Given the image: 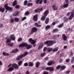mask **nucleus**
<instances>
[{"mask_svg": "<svg viewBox=\"0 0 74 74\" xmlns=\"http://www.w3.org/2000/svg\"><path fill=\"white\" fill-rule=\"evenodd\" d=\"M65 2L66 4H64L63 5V8H67L69 6V0H65Z\"/></svg>", "mask_w": 74, "mask_h": 74, "instance_id": "6e6552de", "label": "nucleus"}, {"mask_svg": "<svg viewBox=\"0 0 74 74\" xmlns=\"http://www.w3.org/2000/svg\"><path fill=\"white\" fill-rule=\"evenodd\" d=\"M45 55H46V53H43L40 54V56L41 57H44Z\"/></svg>", "mask_w": 74, "mask_h": 74, "instance_id": "c03bdc74", "label": "nucleus"}, {"mask_svg": "<svg viewBox=\"0 0 74 74\" xmlns=\"http://www.w3.org/2000/svg\"><path fill=\"white\" fill-rule=\"evenodd\" d=\"M42 47L41 46H39L38 47V49H41V48H42Z\"/></svg>", "mask_w": 74, "mask_h": 74, "instance_id": "69168bd1", "label": "nucleus"}, {"mask_svg": "<svg viewBox=\"0 0 74 74\" xmlns=\"http://www.w3.org/2000/svg\"><path fill=\"white\" fill-rule=\"evenodd\" d=\"M38 29L36 27H32L31 30V31L30 33V34L32 35L34 33H35L37 32Z\"/></svg>", "mask_w": 74, "mask_h": 74, "instance_id": "7ed1b4c3", "label": "nucleus"}, {"mask_svg": "<svg viewBox=\"0 0 74 74\" xmlns=\"http://www.w3.org/2000/svg\"><path fill=\"white\" fill-rule=\"evenodd\" d=\"M22 58H23L22 56L21 55L16 58V60H20Z\"/></svg>", "mask_w": 74, "mask_h": 74, "instance_id": "6ab92c4d", "label": "nucleus"}, {"mask_svg": "<svg viewBox=\"0 0 74 74\" xmlns=\"http://www.w3.org/2000/svg\"><path fill=\"white\" fill-rule=\"evenodd\" d=\"M56 43V42L55 40H47L44 42V44L45 45H47L48 47H50L52 44Z\"/></svg>", "mask_w": 74, "mask_h": 74, "instance_id": "f03ea898", "label": "nucleus"}, {"mask_svg": "<svg viewBox=\"0 0 74 74\" xmlns=\"http://www.w3.org/2000/svg\"><path fill=\"white\" fill-rule=\"evenodd\" d=\"M64 22H68V21H69L68 18H67L66 17H64Z\"/></svg>", "mask_w": 74, "mask_h": 74, "instance_id": "a878e982", "label": "nucleus"}, {"mask_svg": "<svg viewBox=\"0 0 74 74\" xmlns=\"http://www.w3.org/2000/svg\"><path fill=\"white\" fill-rule=\"evenodd\" d=\"M60 68L61 69V66L60 65H59L57 66L56 67V70H59Z\"/></svg>", "mask_w": 74, "mask_h": 74, "instance_id": "a19ab883", "label": "nucleus"}, {"mask_svg": "<svg viewBox=\"0 0 74 74\" xmlns=\"http://www.w3.org/2000/svg\"><path fill=\"white\" fill-rule=\"evenodd\" d=\"M52 50H53V49H52V48L49 47V48H47V51H48V52H49L52 51Z\"/></svg>", "mask_w": 74, "mask_h": 74, "instance_id": "f704fd0d", "label": "nucleus"}, {"mask_svg": "<svg viewBox=\"0 0 74 74\" xmlns=\"http://www.w3.org/2000/svg\"><path fill=\"white\" fill-rule=\"evenodd\" d=\"M12 66L13 67V68L14 69H16L19 68V67L18 66V65L15 64H12Z\"/></svg>", "mask_w": 74, "mask_h": 74, "instance_id": "9d476101", "label": "nucleus"}, {"mask_svg": "<svg viewBox=\"0 0 74 74\" xmlns=\"http://www.w3.org/2000/svg\"><path fill=\"white\" fill-rule=\"evenodd\" d=\"M39 1L40 2L39 4H42V0H40Z\"/></svg>", "mask_w": 74, "mask_h": 74, "instance_id": "bf43d9fd", "label": "nucleus"}, {"mask_svg": "<svg viewBox=\"0 0 74 74\" xmlns=\"http://www.w3.org/2000/svg\"><path fill=\"white\" fill-rule=\"evenodd\" d=\"M22 61L18 62V66H21L22 64Z\"/></svg>", "mask_w": 74, "mask_h": 74, "instance_id": "c9c22d12", "label": "nucleus"}, {"mask_svg": "<svg viewBox=\"0 0 74 74\" xmlns=\"http://www.w3.org/2000/svg\"><path fill=\"white\" fill-rule=\"evenodd\" d=\"M26 19V17H24L23 18L22 21H24V20H25V19Z\"/></svg>", "mask_w": 74, "mask_h": 74, "instance_id": "6e6d98bb", "label": "nucleus"}, {"mask_svg": "<svg viewBox=\"0 0 74 74\" xmlns=\"http://www.w3.org/2000/svg\"><path fill=\"white\" fill-rule=\"evenodd\" d=\"M48 14H49V11L47 10L44 13V16H47Z\"/></svg>", "mask_w": 74, "mask_h": 74, "instance_id": "dca6fc26", "label": "nucleus"}, {"mask_svg": "<svg viewBox=\"0 0 74 74\" xmlns=\"http://www.w3.org/2000/svg\"><path fill=\"white\" fill-rule=\"evenodd\" d=\"M38 9L39 10V12H40V11H42V10H43V9H42V8H38Z\"/></svg>", "mask_w": 74, "mask_h": 74, "instance_id": "49530a36", "label": "nucleus"}, {"mask_svg": "<svg viewBox=\"0 0 74 74\" xmlns=\"http://www.w3.org/2000/svg\"><path fill=\"white\" fill-rule=\"evenodd\" d=\"M35 25L36 26V27H40L41 26V25H38L37 23H35Z\"/></svg>", "mask_w": 74, "mask_h": 74, "instance_id": "7c9ffc66", "label": "nucleus"}, {"mask_svg": "<svg viewBox=\"0 0 74 74\" xmlns=\"http://www.w3.org/2000/svg\"><path fill=\"white\" fill-rule=\"evenodd\" d=\"M59 32V30L58 29H54L53 31V33H54L55 32Z\"/></svg>", "mask_w": 74, "mask_h": 74, "instance_id": "473e14b6", "label": "nucleus"}, {"mask_svg": "<svg viewBox=\"0 0 74 74\" xmlns=\"http://www.w3.org/2000/svg\"><path fill=\"white\" fill-rule=\"evenodd\" d=\"M40 1V0H36V4H39Z\"/></svg>", "mask_w": 74, "mask_h": 74, "instance_id": "de8ad7c7", "label": "nucleus"}, {"mask_svg": "<svg viewBox=\"0 0 74 74\" xmlns=\"http://www.w3.org/2000/svg\"><path fill=\"white\" fill-rule=\"evenodd\" d=\"M4 7L5 8L6 10L7 11H11L12 10V8H11L8 6L7 3L5 4L4 6Z\"/></svg>", "mask_w": 74, "mask_h": 74, "instance_id": "20e7f679", "label": "nucleus"}, {"mask_svg": "<svg viewBox=\"0 0 74 74\" xmlns=\"http://www.w3.org/2000/svg\"><path fill=\"white\" fill-rule=\"evenodd\" d=\"M16 5H17V1L15 0L13 3L12 5L13 7H15Z\"/></svg>", "mask_w": 74, "mask_h": 74, "instance_id": "aec40b11", "label": "nucleus"}, {"mask_svg": "<svg viewBox=\"0 0 74 74\" xmlns=\"http://www.w3.org/2000/svg\"><path fill=\"white\" fill-rule=\"evenodd\" d=\"M33 4V3H28L27 4L28 7H30V6H32Z\"/></svg>", "mask_w": 74, "mask_h": 74, "instance_id": "e433bc0d", "label": "nucleus"}, {"mask_svg": "<svg viewBox=\"0 0 74 74\" xmlns=\"http://www.w3.org/2000/svg\"><path fill=\"white\" fill-rule=\"evenodd\" d=\"M26 43H23L21 44H20L19 45V47H25L26 45Z\"/></svg>", "mask_w": 74, "mask_h": 74, "instance_id": "ddd939ff", "label": "nucleus"}, {"mask_svg": "<svg viewBox=\"0 0 74 74\" xmlns=\"http://www.w3.org/2000/svg\"><path fill=\"white\" fill-rule=\"evenodd\" d=\"M40 62L38 61L37 62H36V67L37 68H38V67L39 66H40Z\"/></svg>", "mask_w": 74, "mask_h": 74, "instance_id": "5701e85b", "label": "nucleus"}, {"mask_svg": "<svg viewBox=\"0 0 74 74\" xmlns=\"http://www.w3.org/2000/svg\"><path fill=\"white\" fill-rule=\"evenodd\" d=\"M19 14V12L18 11H16L14 14H13L14 16H16Z\"/></svg>", "mask_w": 74, "mask_h": 74, "instance_id": "2f4dec72", "label": "nucleus"}, {"mask_svg": "<svg viewBox=\"0 0 74 74\" xmlns=\"http://www.w3.org/2000/svg\"><path fill=\"white\" fill-rule=\"evenodd\" d=\"M22 40V38H19L18 39V41H21Z\"/></svg>", "mask_w": 74, "mask_h": 74, "instance_id": "0e129e2a", "label": "nucleus"}, {"mask_svg": "<svg viewBox=\"0 0 74 74\" xmlns=\"http://www.w3.org/2000/svg\"><path fill=\"white\" fill-rule=\"evenodd\" d=\"M49 18L48 17H47L46 19L45 22V23H46V24H48V23H49Z\"/></svg>", "mask_w": 74, "mask_h": 74, "instance_id": "4be33fe9", "label": "nucleus"}, {"mask_svg": "<svg viewBox=\"0 0 74 74\" xmlns=\"http://www.w3.org/2000/svg\"><path fill=\"white\" fill-rule=\"evenodd\" d=\"M24 65L25 67H27V66H28V64H27V63H25L24 64Z\"/></svg>", "mask_w": 74, "mask_h": 74, "instance_id": "3c124183", "label": "nucleus"}, {"mask_svg": "<svg viewBox=\"0 0 74 74\" xmlns=\"http://www.w3.org/2000/svg\"><path fill=\"white\" fill-rule=\"evenodd\" d=\"M66 31H69V32H73V29L72 28L70 29V28H69L66 29Z\"/></svg>", "mask_w": 74, "mask_h": 74, "instance_id": "4c0bfd02", "label": "nucleus"}, {"mask_svg": "<svg viewBox=\"0 0 74 74\" xmlns=\"http://www.w3.org/2000/svg\"><path fill=\"white\" fill-rule=\"evenodd\" d=\"M27 1L25 0L24 2V5L25 6H26L27 5Z\"/></svg>", "mask_w": 74, "mask_h": 74, "instance_id": "37998d69", "label": "nucleus"}, {"mask_svg": "<svg viewBox=\"0 0 74 74\" xmlns=\"http://www.w3.org/2000/svg\"><path fill=\"white\" fill-rule=\"evenodd\" d=\"M47 49L48 50V48H47V47H44L43 49V51H47Z\"/></svg>", "mask_w": 74, "mask_h": 74, "instance_id": "8fccbe9b", "label": "nucleus"}, {"mask_svg": "<svg viewBox=\"0 0 74 74\" xmlns=\"http://www.w3.org/2000/svg\"><path fill=\"white\" fill-rule=\"evenodd\" d=\"M26 45H25V47H27V49H30V48L32 47V45H29L26 43Z\"/></svg>", "mask_w": 74, "mask_h": 74, "instance_id": "9b49d317", "label": "nucleus"}, {"mask_svg": "<svg viewBox=\"0 0 74 74\" xmlns=\"http://www.w3.org/2000/svg\"><path fill=\"white\" fill-rule=\"evenodd\" d=\"M14 20L15 22H18L19 21V19L18 18H15Z\"/></svg>", "mask_w": 74, "mask_h": 74, "instance_id": "ea45409f", "label": "nucleus"}, {"mask_svg": "<svg viewBox=\"0 0 74 74\" xmlns=\"http://www.w3.org/2000/svg\"><path fill=\"white\" fill-rule=\"evenodd\" d=\"M34 12H39V9H38V8L36 9L35 10Z\"/></svg>", "mask_w": 74, "mask_h": 74, "instance_id": "09e8293b", "label": "nucleus"}, {"mask_svg": "<svg viewBox=\"0 0 74 74\" xmlns=\"http://www.w3.org/2000/svg\"><path fill=\"white\" fill-rule=\"evenodd\" d=\"M70 73V71H67L66 72V74H69V73Z\"/></svg>", "mask_w": 74, "mask_h": 74, "instance_id": "680f3d73", "label": "nucleus"}, {"mask_svg": "<svg viewBox=\"0 0 74 74\" xmlns=\"http://www.w3.org/2000/svg\"><path fill=\"white\" fill-rule=\"evenodd\" d=\"M55 64V62L54 61H50L49 62H48L47 63V65L48 66H52V64Z\"/></svg>", "mask_w": 74, "mask_h": 74, "instance_id": "f8f14e48", "label": "nucleus"}, {"mask_svg": "<svg viewBox=\"0 0 74 74\" xmlns=\"http://www.w3.org/2000/svg\"><path fill=\"white\" fill-rule=\"evenodd\" d=\"M43 74H48V72L46 71H44L43 73Z\"/></svg>", "mask_w": 74, "mask_h": 74, "instance_id": "864d4df0", "label": "nucleus"}, {"mask_svg": "<svg viewBox=\"0 0 74 74\" xmlns=\"http://www.w3.org/2000/svg\"><path fill=\"white\" fill-rule=\"evenodd\" d=\"M72 11H73L72 12V13L69 18V20H71V19H72L74 17V10H73Z\"/></svg>", "mask_w": 74, "mask_h": 74, "instance_id": "39448f33", "label": "nucleus"}, {"mask_svg": "<svg viewBox=\"0 0 74 74\" xmlns=\"http://www.w3.org/2000/svg\"><path fill=\"white\" fill-rule=\"evenodd\" d=\"M46 18V16H43L40 18V19L41 21H45V18Z\"/></svg>", "mask_w": 74, "mask_h": 74, "instance_id": "b1692460", "label": "nucleus"}, {"mask_svg": "<svg viewBox=\"0 0 74 74\" xmlns=\"http://www.w3.org/2000/svg\"><path fill=\"white\" fill-rule=\"evenodd\" d=\"M10 22L11 23H13V22H14V19L13 18L11 20Z\"/></svg>", "mask_w": 74, "mask_h": 74, "instance_id": "e2e57ef3", "label": "nucleus"}, {"mask_svg": "<svg viewBox=\"0 0 74 74\" xmlns=\"http://www.w3.org/2000/svg\"><path fill=\"white\" fill-rule=\"evenodd\" d=\"M15 8L16 9H18L20 8V6L19 5H16L15 6Z\"/></svg>", "mask_w": 74, "mask_h": 74, "instance_id": "a18cd8bd", "label": "nucleus"}, {"mask_svg": "<svg viewBox=\"0 0 74 74\" xmlns=\"http://www.w3.org/2000/svg\"><path fill=\"white\" fill-rule=\"evenodd\" d=\"M26 74H29V71H27L26 73Z\"/></svg>", "mask_w": 74, "mask_h": 74, "instance_id": "774afa93", "label": "nucleus"}, {"mask_svg": "<svg viewBox=\"0 0 74 74\" xmlns=\"http://www.w3.org/2000/svg\"><path fill=\"white\" fill-rule=\"evenodd\" d=\"M3 54L4 56H9V55H10V54H9V53L4 52H3Z\"/></svg>", "mask_w": 74, "mask_h": 74, "instance_id": "cd10ccee", "label": "nucleus"}, {"mask_svg": "<svg viewBox=\"0 0 74 74\" xmlns=\"http://www.w3.org/2000/svg\"><path fill=\"white\" fill-rule=\"evenodd\" d=\"M18 50L17 49H15L13 50L12 51L11 53H15L16 52H18Z\"/></svg>", "mask_w": 74, "mask_h": 74, "instance_id": "c85d7f7f", "label": "nucleus"}, {"mask_svg": "<svg viewBox=\"0 0 74 74\" xmlns=\"http://www.w3.org/2000/svg\"><path fill=\"white\" fill-rule=\"evenodd\" d=\"M28 55V52H25L24 54H23L21 55V56H22V57L23 58V57H25L26 55Z\"/></svg>", "mask_w": 74, "mask_h": 74, "instance_id": "a211bd4d", "label": "nucleus"}, {"mask_svg": "<svg viewBox=\"0 0 74 74\" xmlns=\"http://www.w3.org/2000/svg\"><path fill=\"white\" fill-rule=\"evenodd\" d=\"M6 38H7L6 40V43L8 46H10V47H12L14 46V43H11V40L12 41L15 40V37L14 34L11 35L10 36V39H8V38L6 37Z\"/></svg>", "mask_w": 74, "mask_h": 74, "instance_id": "f257e3e1", "label": "nucleus"}, {"mask_svg": "<svg viewBox=\"0 0 74 74\" xmlns=\"http://www.w3.org/2000/svg\"><path fill=\"white\" fill-rule=\"evenodd\" d=\"M38 15L37 14L34 15L33 17V20H34V22H36L38 19Z\"/></svg>", "mask_w": 74, "mask_h": 74, "instance_id": "1a4fd4ad", "label": "nucleus"}, {"mask_svg": "<svg viewBox=\"0 0 74 74\" xmlns=\"http://www.w3.org/2000/svg\"><path fill=\"white\" fill-rule=\"evenodd\" d=\"M52 25H56V22H53L52 23Z\"/></svg>", "mask_w": 74, "mask_h": 74, "instance_id": "338daca9", "label": "nucleus"}, {"mask_svg": "<svg viewBox=\"0 0 74 74\" xmlns=\"http://www.w3.org/2000/svg\"><path fill=\"white\" fill-rule=\"evenodd\" d=\"M33 63L32 62H30L29 63V66H31V67H33Z\"/></svg>", "mask_w": 74, "mask_h": 74, "instance_id": "72a5a7b5", "label": "nucleus"}, {"mask_svg": "<svg viewBox=\"0 0 74 74\" xmlns=\"http://www.w3.org/2000/svg\"><path fill=\"white\" fill-rule=\"evenodd\" d=\"M4 11H5V9H4V8H3L2 7L0 8V12H2V13H4Z\"/></svg>", "mask_w": 74, "mask_h": 74, "instance_id": "412c9836", "label": "nucleus"}, {"mask_svg": "<svg viewBox=\"0 0 74 74\" xmlns=\"http://www.w3.org/2000/svg\"><path fill=\"white\" fill-rule=\"evenodd\" d=\"M52 9H53V10H57L58 9V7L56 6V5H54L52 6Z\"/></svg>", "mask_w": 74, "mask_h": 74, "instance_id": "2eb2a0df", "label": "nucleus"}, {"mask_svg": "<svg viewBox=\"0 0 74 74\" xmlns=\"http://www.w3.org/2000/svg\"><path fill=\"white\" fill-rule=\"evenodd\" d=\"M53 39H56V38H57V36H53Z\"/></svg>", "mask_w": 74, "mask_h": 74, "instance_id": "5fc2aeb1", "label": "nucleus"}, {"mask_svg": "<svg viewBox=\"0 0 74 74\" xmlns=\"http://www.w3.org/2000/svg\"><path fill=\"white\" fill-rule=\"evenodd\" d=\"M74 57H73L72 58V59L71 60V63H73V62H74Z\"/></svg>", "mask_w": 74, "mask_h": 74, "instance_id": "603ef678", "label": "nucleus"}, {"mask_svg": "<svg viewBox=\"0 0 74 74\" xmlns=\"http://www.w3.org/2000/svg\"><path fill=\"white\" fill-rule=\"evenodd\" d=\"M14 70V68L13 67H10L8 69L7 71H10L11 72V71H12Z\"/></svg>", "mask_w": 74, "mask_h": 74, "instance_id": "f3484780", "label": "nucleus"}, {"mask_svg": "<svg viewBox=\"0 0 74 74\" xmlns=\"http://www.w3.org/2000/svg\"><path fill=\"white\" fill-rule=\"evenodd\" d=\"M51 28V26L49 25H47L45 27V29L46 30H48L49 29Z\"/></svg>", "mask_w": 74, "mask_h": 74, "instance_id": "393cba45", "label": "nucleus"}, {"mask_svg": "<svg viewBox=\"0 0 74 74\" xmlns=\"http://www.w3.org/2000/svg\"><path fill=\"white\" fill-rule=\"evenodd\" d=\"M71 12H68L67 14H66V15L67 16H69V15H70V14H71Z\"/></svg>", "mask_w": 74, "mask_h": 74, "instance_id": "052dcab7", "label": "nucleus"}, {"mask_svg": "<svg viewBox=\"0 0 74 74\" xmlns=\"http://www.w3.org/2000/svg\"><path fill=\"white\" fill-rule=\"evenodd\" d=\"M70 62V59L69 58H67L66 60V62Z\"/></svg>", "mask_w": 74, "mask_h": 74, "instance_id": "4d7b16f0", "label": "nucleus"}, {"mask_svg": "<svg viewBox=\"0 0 74 74\" xmlns=\"http://www.w3.org/2000/svg\"><path fill=\"white\" fill-rule=\"evenodd\" d=\"M66 68V66H61V70H64Z\"/></svg>", "mask_w": 74, "mask_h": 74, "instance_id": "c756f323", "label": "nucleus"}, {"mask_svg": "<svg viewBox=\"0 0 74 74\" xmlns=\"http://www.w3.org/2000/svg\"><path fill=\"white\" fill-rule=\"evenodd\" d=\"M45 70H46L50 71L51 72H52L54 71V69L51 67H47L46 68Z\"/></svg>", "mask_w": 74, "mask_h": 74, "instance_id": "0eeeda50", "label": "nucleus"}, {"mask_svg": "<svg viewBox=\"0 0 74 74\" xmlns=\"http://www.w3.org/2000/svg\"><path fill=\"white\" fill-rule=\"evenodd\" d=\"M62 36L63 40H64V41H66V40H67V36H66L65 34H63Z\"/></svg>", "mask_w": 74, "mask_h": 74, "instance_id": "4468645a", "label": "nucleus"}, {"mask_svg": "<svg viewBox=\"0 0 74 74\" xmlns=\"http://www.w3.org/2000/svg\"><path fill=\"white\" fill-rule=\"evenodd\" d=\"M29 41L31 44H36V41L32 39V38H30L29 39Z\"/></svg>", "mask_w": 74, "mask_h": 74, "instance_id": "423d86ee", "label": "nucleus"}, {"mask_svg": "<svg viewBox=\"0 0 74 74\" xmlns=\"http://www.w3.org/2000/svg\"><path fill=\"white\" fill-rule=\"evenodd\" d=\"M63 25H64V23H62V24H60L59 25H58V27H59V28H60V27H62L63 26Z\"/></svg>", "mask_w": 74, "mask_h": 74, "instance_id": "79ce46f5", "label": "nucleus"}, {"mask_svg": "<svg viewBox=\"0 0 74 74\" xmlns=\"http://www.w3.org/2000/svg\"><path fill=\"white\" fill-rule=\"evenodd\" d=\"M44 4H47V0H44Z\"/></svg>", "mask_w": 74, "mask_h": 74, "instance_id": "13d9d810", "label": "nucleus"}, {"mask_svg": "<svg viewBox=\"0 0 74 74\" xmlns=\"http://www.w3.org/2000/svg\"><path fill=\"white\" fill-rule=\"evenodd\" d=\"M30 14V12L28 11H27L25 13V15H26V16H27V15H29Z\"/></svg>", "mask_w": 74, "mask_h": 74, "instance_id": "58836bf2", "label": "nucleus"}, {"mask_svg": "<svg viewBox=\"0 0 74 74\" xmlns=\"http://www.w3.org/2000/svg\"><path fill=\"white\" fill-rule=\"evenodd\" d=\"M58 49H59L58 47H56L53 49L52 51L53 52H57V51H58Z\"/></svg>", "mask_w": 74, "mask_h": 74, "instance_id": "bb28decb", "label": "nucleus"}]
</instances>
